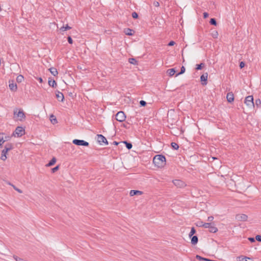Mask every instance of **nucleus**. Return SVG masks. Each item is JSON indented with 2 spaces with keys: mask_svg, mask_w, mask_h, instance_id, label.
Masks as SVG:
<instances>
[{
  "mask_svg": "<svg viewBox=\"0 0 261 261\" xmlns=\"http://www.w3.org/2000/svg\"><path fill=\"white\" fill-rule=\"evenodd\" d=\"M218 231V228L215 226L214 224L213 223L209 228V231L210 232L215 233Z\"/></svg>",
  "mask_w": 261,
  "mask_h": 261,
  "instance_id": "2eb2a0df",
  "label": "nucleus"
},
{
  "mask_svg": "<svg viewBox=\"0 0 261 261\" xmlns=\"http://www.w3.org/2000/svg\"><path fill=\"white\" fill-rule=\"evenodd\" d=\"M4 150H5V151H6L7 152H8L9 151L11 150L8 147H7L6 146H5Z\"/></svg>",
  "mask_w": 261,
  "mask_h": 261,
  "instance_id": "13d9d810",
  "label": "nucleus"
},
{
  "mask_svg": "<svg viewBox=\"0 0 261 261\" xmlns=\"http://www.w3.org/2000/svg\"><path fill=\"white\" fill-rule=\"evenodd\" d=\"M24 134V129L22 127L17 126L12 134V136L20 137Z\"/></svg>",
  "mask_w": 261,
  "mask_h": 261,
  "instance_id": "7ed1b4c3",
  "label": "nucleus"
},
{
  "mask_svg": "<svg viewBox=\"0 0 261 261\" xmlns=\"http://www.w3.org/2000/svg\"><path fill=\"white\" fill-rule=\"evenodd\" d=\"M132 32H133V30L131 29H127L125 30V31H124L125 34L126 35H129V36L133 35Z\"/></svg>",
  "mask_w": 261,
  "mask_h": 261,
  "instance_id": "b1692460",
  "label": "nucleus"
},
{
  "mask_svg": "<svg viewBox=\"0 0 261 261\" xmlns=\"http://www.w3.org/2000/svg\"><path fill=\"white\" fill-rule=\"evenodd\" d=\"M50 120L53 124H56L58 122L56 117L53 114L50 115Z\"/></svg>",
  "mask_w": 261,
  "mask_h": 261,
  "instance_id": "412c9836",
  "label": "nucleus"
},
{
  "mask_svg": "<svg viewBox=\"0 0 261 261\" xmlns=\"http://www.w3.org/2000/svg\"><path fill=\"white\" fill-rule=\"evenodd\" d=\"M245 103L250 108L254 107L253 97L252 95H249L245 98Z\"/></svg>",
  "mask_w": 261,
  "mask_h": 261,
  "instance_id": "20e7f679",
  "label": "nucleus"
},
{
  "mask_svg": "<svg viewBox=\"0 0 261 261\" xmlns=\"http://www.w3.org/2000/svg\"><path fill=\"white\" fill-rule=\"evenodd\" d=\"M5 146L10 150H12L13 148V145L10 143L6 144Z\"/></svg>",
  "mask_w": 261,
  "mask_h": 261,
  "instance_id": "4c0bfd02",
  "label": "nucleus"
},
{
  "mask_svg": "<svg viewBox=\"0 0 261 261\" xmlns=\"http://www.w3.org/2000/svg\"><path fill=\"white\" fill-rule=\"evenodd\" d=\"M9 87L10 89L12 91H16L17 89V85L14 83H10Z\"/></svg>",
  "mask_w": 261,
  "mask_h": 261,
  "instance_id": "4468645a",
  "label": "nucleus"
},
{
  "mask_svg": "<svg viewBox=\"0 0 261 261\" xmlns=\"http://www.w3.org/2000/svg\"><path fill=\"white\" fill-rule=\"evenodd\" d=\"M247 218L248 216L245 214H238L236 216V219L238 221H246Z\"/></svg>",
  "mask_w": 261,
  "mask_h": 261,
  "instance_id": "6e6552de",
  "label": "nucleus"
},
{
  "mask_svg": "<svg viewBox=\"0 0 261 261\" xmlns=\"http://www.w3.org/2000/svg\"><path fill=\"white\" fill-rule=\"evenodd\" d=\"M256 240L258 242H261V236L260 235H257L255 237Z\"/></svg>",
  "mask_w": 261,
  "mask_h": 261,
  "instance_id": "49530a36",
  "label": "nucleus"
},
{
  "mask_svg": "<svg viewBox=\"0 0 261 261\" xmlns=\"http://www.w3.org/2000/svg\"><path fill=\"white\" fill-rule=\"evenodd\" d=\"M14 258L16 260V261H27V260H25L21 258H20V257H19L18 256H14Z\"/></svg>",
  "mask_w": 261,
  "mask_h": 261,
  "instance_id": "58836bf2",
  "label": "nucleus"
},
{
  "mask_svg": "<svg viewBox=\"0 0 261 261\" xmlns=\"http://www.w3.org/2000/svg\"><path fill=\"white\" fill-rule=\"evenodd\" d=\"M175 44V42L173 41H171L169 42V43H168V46H173L174 45V44Z\"/></svg>",
  "mask_w": 261,
  "mask_h": 261,
  "instance_id": "09e8293b",
  "label": "nucleus"
},
{
  "mask_svg": "<svg viewBox=\"0 0 261 261\" xmlns=\"http://www.w3.org/2000/svg\"><path fill=\"white\" fill-rule=\"evenodd\" d=\"M204 66V63H200L199 64H197L196 69V70H201Z\"/></svg>",
  "mask_w": 261,
  "mask_h": 261,
  "instance_id": "473e14b6",
  "label": "nucleus"
},
{
  "mask_svg": "<svg viewBox=\"0 0 261 261\" xmlns=\"http://www.w3.org/2000/svg\"><path fill=\"white\" fill-rule=\"evenodd\" d=\"M195 224L198 227H203V222L201 221H198L196 222Z\"/></svg>",
  "mask_w": 261,
  "mask_h": 261,
  "instance_id": "f704fd0d",
  "label": "nucleus"
},
{
  "mask_svg": "<svg viewBox=\"0 0 261 261\" xmlns=\"http://www.w3.org/2000/svg\"><path fill=\"white\" fill-rule=\"evenodd\" d=\"M248 240L251 242H255V240L253 238H248Z\"/></svg>",
  "mask_w": 261,
  "mask_h": 261,
  "instance_id": "5fc2aeb1",
  "label": "nucleus"
},
{
  "mask_svg": "<svg viewBox=\"0 0 261 261\" xmlns=\"http://www.w3.org/2000/svg\"><path fill=\"white\" fill-rule=\"evenodd\" d=\"M207 79V73H205V74H202L200 76V80L202 82V84L203 85H205L206 84Z\"/></svg>",
  "mask_w": 261,
  "mask_h": 261,
  "instance_id": "9d476101",
  "label": "nucleus"
},
{
  "mask_svg": "<svg viewBox=\"0 0 261 261\" xmlns=\"http://www.w3.org/2000/svg\"><path fill=\"white\" fill-rule=\"evenodd\" d=\"M67 40L69 43L72 44L73 43V40L70 36H68L67 37Z\"/></svg>",
  "mask_w": 261,
  "mask_h": 261,
  "instance_id": "37998d69",
  "label": "nucleus"
},
{
  "mask_svg": "<svg viewBox=\"0 0 261 261\" xmlns=\"http://www.w3.org/2000/svg\"><path fill=\"white\" fill-rule=\"evenodd\" d=\"M213 219H214V217L213 216H209L207 218V221H210V222L212 221L213 220Z\"/></svg>",
  "mask_w": 261,
  "mask_h": 261,
  "instance_id": "3c124183",
  "label": "nucleus"
},
{
  "mask_svg": "<svg viewBox=\"0 0 261 261\" xmlns=\"http://www.w3.org/2000/svg\"><path fill=\"white\" fill-rule=\"evenodd\" d=\"M14 118H16L17 120L22 121L25 117L24 113L22 110H19L18 111L17 109H15L14 110Z\"/></svg>",
  "mask_w": 261,
  "mask_h": 261,
  "instance_id": "f03ea898",
  "label": "nucleus"
},
{
  "mask_svg": "<svg viewBox=\"0 0 261 261\" xmlns=\"http://www.w3.org/2000/svg\"><path fill=\"white\" fill-rule=\"evenodd\" d=\"M154 5L155 7H159V3L158 2H154Z\"/></svg>",
  "mask_w": 261,
  "mask_h": 261,
  "instance_id": "6e6d98bb",
  "label": "nucleus"
},
{
  "mask_svg": "<svg viewBox=\"0 0 261 261\" xmlns=\"http://www.w3.org/2000/svg\"><path fill=\"white\" fill-rule=\"evenodd\" d=\"M196 233V230L194 227H192L190 232L189 234V237H192Z\"/></svg>",
  "mask_w": 261,
  "mask_h": 261,
  "instance_id": "7c9ffc66",
  "label": "nucleus"
},
{
  "mask_svg": "<svg viewBox=\"0 0 261 261\" xmlns=\"http://www.w3.org/2000/svg\"><path fill=\"white\" fill-rule=\"evenodd\" d=\"M49 70L50 71L51 74H53L54 76H56L58 73L57 69L54 67L50 68Z\"/></svg>",
  "mask_w": 261,
  "mask_h": 261,
  "instance_id": "6ab92c4d",
  "label": "nucleus"
},
{
  "mask_svg": "<svg viewBox=\"0 0 261 261\" xmlns=\"http://www.w3.org/2000/svg\"><path fill=\"white\" fill-rule=\"evenodd\" d=\"M174 185L178 187H182L185 186V183L179 179H175L173 180Z\"/></svg>",
  "mask_w": 261,
  "mask_h": 261,
  "instance_id": "1a4fd4ad",
  "label": "nucleus"
},
{
  "mask_svg": "<svg viewBox=\"0 0 261 261\" xmlns=\"http://www.w3.org/2000/svg\"><path fill=\"white\" fill-rule=\"evenodd\" d=\"M208 16V14L206 12L203 13V17L204 18H207Z\"/></svg>",
  "mask_w": 261,
  "mask_h": 261,
  "instance_id": "603ef678",
  "label": "nucleus"
},
{
  "mask_svg": "<svg viewBox=\"0 0 261 261\" xmlns=\"http://www.w3.org/2000/svg\"><path fill=\"white\" fill-rule=\"evenodd\" d=\"M13 188L16 191H17L18 192H19V193H22V191L20 190V189H19L18 188H16V187H15L14 186H13Z\"/></svg>",
  "mask_w": 261,
  "mask_h": 261,
  "instance_id": "a18cd8bd",
  "label": "nucleus"
},
{
  "mask_svg": "<svg viewBox=\"0 0 261 261\" xmlns=\"http://www.w3.org/2000/svg\"><path fill=\"white\" fill-rule=\"evenodd\" d=\"M4 133H0V147L2 145L6 142L3 138V135H4Z\"/></svg>",
  "mask_w": 261,
  "mask_h": 261,
  "instance_id": "5701e85b",
  "label": "nucleus"
},
{
  "mask_svg": "<svg viewBox=\"0 0 261 261\" xmlns=\"http://www.w3.org/2000/svg\"><path fill=\"white\" fill-rule=\"evenodd\" d=\"M58 169H59V166H57L56 167H55L51 169L52 172L54 173V172H55L56 171H57Z\"/></svg>",
  "mask_w": 261,
  "mask_h": 261,
  "instance_id": "c03bdc74",
  "label": "nucleus"
},
{
  "mask_svg": "<svg viewBox=\"0 0 261 261\" xmlns=\"http://www.w3.org/2000/svg\"><path fill=\"white\" fill-rule=\"evenodd\" d=\"M72 143L78 146H89V143L83 140L74 139L73 140Z\"/></svg>",
  "mask_w": 261,
  "mask_h": 261,
  "instance_id": "423d86ee",
  "label": "nucleus"
},
{
  "mask_svg": "<svg viewBox=\"0 0 261 261\" xmlns=\"http://www.w3.org/2000/svg\"><path fill=\"white\" fill-rule=\"evenodd\" d=\"M56 95L57 98L58 99V100L59 101H63V100L64 99V95L62 93H61L59 91H58L57 93H56Z\"/></svg>",
  "mask_w": 261,
  "mask_h": 261,
  "instance_id": "f8f14e48",
  "label": "nucleus"
},
{
  "mask_svg": "<svg viewBox=\"0 0 261 261\" xmlns=\"http://www.w3.org/2000/svg\"><path fill=\"white\" fill-rule=\"evenodd\" d=\"M123 143L125 144L126 147L128 149H130L132 148L133 146H132V143H129V142H127V141H123Z\"/></svg>",
  "mask_w": 261,
  "mask_h": 261,
  "instance_id": "393cba45",
  "label": "nucleus"
},
{
  "mask_svg": "<svg viewBox=\"0 0 261 261\" xmlns=\"http://www.w3.org/2000/svg\"><path fill=\"white\" fill-rule=\"evenodd\" d=\"M196 257L197 259H199V260H205V258H203L198 255H197Z\"/></svg>",
  "mask_w": 261,
  "mask_h": 261,
  "instance_id": "79ce46f5",
  "label": "nucleus"
},
{
  "mask_svg": "<svg viewBox=\"0 0 261 261\" xmlns=\"http://www.w3.org/2000/svg\"><path fill=\"white\" fill-rule=\"evenodd\" d=\"M140 104L141 106L144 107L146 105V102L144 100H142L140 101Z\"/></svg>",
  "mask_w": 261,
  "mask_h": 261,
  "instance_id": "a19ab883",
  "label": "nucleus"
},
{
  "mask_svg": "<svg viewBox=\"0 0 261 261\" xmlns=\"http://www.w3.org/2000/svg\"><path fill=\"white\" fill-rule=\"evenodd\" d=\"M23 79H24V77L22 75H19L16 77V81L18 83H21L23 81Z\"/></svg>",
  "mask_w": 261,
  "mask_h": 261,
  "instance_id": "bb28decb",
  "label": "nucleus"
},
{
  "mask_svg": "<svg viewBox=\"0 0 261 261\" xmlns=\"http://www.w3.org/2000/svg\"><path fill=\"white\" fill-rule=\"evenodd\" d=\"M97 142L100 144H102L103 143L108 145V142L107 141L106 138L102 135H97Z\"/></svg>",
  "mask_w": 261,
  "mask_h": 261,
  "instance_id": "0eeeda50",
  "label": "nucleus"
},
{
  "mask_svg": "<svg viewBox=\"0 0 261 261\" xmlns=\"http://www.w3.org/2000/svg\"><path fill=\"white\" fill-rule=\"evenodd\" d=\"M128 62L129 63L133 64V65H136L137 63L136 60L134 58H129L128 59Z\"/></svg>",
  "mask_w": 261,
  "mask_h": 261,
  "instance_id": "c85d7f7f",
  "label": "nucleus"
},
{
  "mask_svg": "<svg viewBox=\"0 0 261 261\" xmlns=\"http://www.w3.org/2000/svg\"><path fill=\"white\" fill-rule=\"evenodd\" d=\"M191 238V243L193 245H196L198 243V237L196 236H192Z\"/></svg>",
  "mask_w": 261,
  "mask_h": 261,
  "instance_id": "a211bd4d",
  "label": "nucleus"
},
{
  "mask_svg": "<svg viewBox=\"0 0 261 261\" xmlns=\"http://www.w3.org/2000/svg\"><path fill=\"white\" fill-rule=\"evenodd\" d=\"M48 83L49 86L51 87H55V86L57 85L56 82L54 80H52L50 78L48 80Z\"/></svg>",
  "mask_w": 261,
  "mask_h": 261,
  "instance_id": "f3484780",
  "label": "nucleus"
},
{
  "mask_svg": "<svg viewBox=\"0 0 261 261\" xmlns=\"http://www.w3.org/2000/svg\"><path fill=\"white\" fill-rule=\"evenodd\" d=\"M71 28L70 27H69L68 24H67L66 25V27H62L60 30L61 31H63V32H64L66 30H70Z\"/></svg>",
  "mask_w": 261,
  "mask_h": 261,
  "instance_id": "a878e982",
  "label": "nucleus"
},
{
  "mask_svg": "<svg viewBox=\"0 0 261 261\" xmlns=\"http://www.w3.org/2000/svg\"><path fill=\"white\" fill-rule=\"evenodd\" d=\"M175 72L176 71L174 68L169 69L167 70V74L170 76H173L175 74Z\"/></svg>",
  "mask_w": 261,
  "mask_h": 261,
  "instance_id": "aec40b11",
  "label": "nucleus"
},
{
  "mask_svg": "<svg viewBox=\"0 0 261 261\" xmlns=\"http://www.w3.org/2000/svg\"><path fill=\"white\" fill-rule=\"evenodd\" d=\"M36 79L38 80L40 83H42L43 82V80L41 77H37L36 78Z\"/></svg>",
  "mask_w": 261,
  "mask_h": 261,
  "instance_id": "864d4df0",
  "label": "nucleus"
},
{
  "mask_svg": "<svg viewBox=\"0 0 261 261\" xmlns=\"http://www.w3.org/2000/svg\"><path fill=\"white\" fill-rule=\"evenodd\" d=\"M213 223H204L203 227L209 228Z\"/></svg>",
  "mask_w": 261,
  "mask_h": 261,
  "instance_id": "e433bc0d",
  "label": "nucleus"
},
{
  "mask_svg": "<svg viewBox=\"0 0 261 261\" xmlns=\"http://www.w3.org/2000/svg\"><path fill=\"white\" fill-rule=\"evenodd\" d=\"M142 193H143V192L142 191H138V190H132L130 191L129 195L130 196H133L136 195H141V194H142Z\"/></svg>",
  "mask_w": 261,
  "mask_h": 261,
  "instance_id": "ddd939ff",
  "label": "nucleus"
},
{
  "mask_svg": "<svg viewBox=\"0 0 261 261\" xmlns=\"http://www.w3.org/2000/svg\"><path fill=\"white\" fill-rule=\"evenodd\" d=\"M248 259L251 260V258L249 257H243L242 258V260L241 261H248Z\"/></svg>",
  "mask_w": 261,
  "mask_h": 261,
  "instance_id": "8fccbe9b",
  "label": "nucleus"
},
{
  "mask_svg": "<svg viewBox=\"0 0 261 261\" xmlns=\"http://www.w3.org/2000/svg\"><path fill=\"white\" fill-rule=\"evenodd\" d=\"M245 63L244 62H241L240 63V67L243 68L245 66Z\"/></svg>",
  "mask_w": 261,
  "mask_h": 261,
  "instance_id": "de8ad7c7",
  "label": "nucleus"
},
{
  "mask_svg": "<svg viewBox=\"0 0 261 261\" xmlns=\"http://www.w3.org/2000/svg\"><path fill=\"white\" fill-rule=\"evenodd\" d=\"M115 118L119 122H123L125 120L126 116L123 112L119 111L116 114Z\"/></svg>",
  "mask_w": 261,
  "mask_h": 261,
  "instance_id": "39448f33",
  "label": "nucleus"
},
{
  "mask_svg": "<svg viewBox=\"0 0 261 261\" xmlns=\"http://www.w3.org/2000/svg\"><path fill=\"white\" fill-rule=\"evenodd\" d=\"M213 36L214 38H217L218 33L217 32H216L215 34H214L213 35Z\"/></svg>",
  "mask_w": 261,
  "mask_h": 261,
  "instance_id": "4d7b16f0",
  "label": "nucleus"
},
{
  "mask_svg": "<svg viewBox=\"0 0 261 261\" xmlns=\"http://www.w3.org/2000/svg\"><path fill=\"white\" fill-rule=\"evenodd\" d=\"M118 142H116V141H114L113 142V144L115 145H117L118 144Z\"/></svg>",
  "mask_w": 261,
  "mask_h": 261,
  "instance_id": "bf43d9fd",
  "label": "nucleus"
},
{
  "mask_svg": "<svg viewBox=\"0 0 261 261\" xmlns=\"http://www.w3.org/2000/svg\"><path fill=\"white\" fill-rule=\"evenodd\" d=\"M171 145L172 147L174 149L177 150L179 148L178 145L177 143H175V142H172Z\"/></svg>",
  "mask_w": 261,
  "mask_h": 261,
  "instance_id": "c756f323",
  "label": "nucleus"
},
{
  "mask_svg": "<svg viewBox=\"0 0 261 261\" xmlns=\"http://www.w3.org/2000/svg\"><path fill=\"white\" fill-rule=\"evenodd\" d=\"M185 72V68L184 66H182L181 67V69H180V72L178 73L177 74H176V76H177L178 75H180V74H181L182 73H184V72Z\"/></svg>",
  "mask_w": 261,
  "mask_h": 261,
  "instance_id": "72a5a7b5",
  "label": "nucleus"
},
{
  "mask_svg": "<svg viewBox=\"0 0 261 261\" xmlns=\"http://www.w3.org/2000/svg\"><path fill=\"white\" fill-rule=\"evenodd\" d=\"M56 162V159L55 158H53L46 165V166L47 167H49V166H53V165H54L55 164Z\"/></svg>",
  "mask_w": 261,
  "mask_h": 261,
  "instance_id": "4be33fe9",
  "label": "nucleus"
},
{
  "mask_svg": "<svg viewBox=\"0 0 261 261\" xmlns=\"http://www.w3.org/2000/svg\"><path fill=\"white\" fill-rule=\"evenodd\" d=\"M7 153H8V152L5 151L4 149L2 151V155L1 156V159L2 160L5 161L7 159Z\"/></svg>",
  "mask_w": 261,
  "mask_h": 261,
  "instance_id": "dca6fc26",
  "label": "nucleus"
},
{
  "mask_svg": "<svg viewBox=\"0 0 261 261\" xmlns=\"http://www.w3.org/2000/svg\"><path fill=\"white\" fill-rule=\"evenodd\" d=\"M226 98L229 102H231L234 100V95L232 92H229L227 94Z\"/></svg>",
  "mask_w": 261,
  "mask_h": 261,
  "instance_id": "9b49d317",
  "label": "nucleus"
},
{
  "mask_svg": "<svg viewBox=\"0 0 261 261\" xmlns=\"http://www.w3.org/2000/svg\"><path fill=\"white\" fill-rule=\"evenodd\" d=\"M132 17L135 19L137 18L138 17V15L137 13H136V12H133Z\"/></svg>",
  "mask_w": 261,
  "mask_h": 261,
  "instance_id": "ea45409f",
  "label": "nucleus"
},
{
  "mask_svg": "<svg viewBox=\"0 0 261 261\" xmlns=\"http://www.w3.org/2000/svg\"><path fill=\"white\" fill-rule=\"evenodd\" d=\"M12 137V135L10 136L9 135H7L5 134L4 135H3V138L6 142L9 141L11 139Z\"/></svg>",
  "mask_w": 261,
  "mask_h": 261,
  "instance_id": "cd10ccee",
  "label": "nucleus"
},
{
  "mask_svg": "<svg viewBox=\"0 0 261 261\" xmlns=\"http://www.w3.org/2000/svg\"><path fill=\"white\" fill-rule=\"evenodd\" d=\"M210 23L212 25H217V21L215 18H211L210 21Z\"/></svg>",
  "mask_w": 261,
  "mask_h": 261,
  "instance_id": "2f4dec72",
  "label": "nucleus"
},
{
  "mask_svg": "<svg viewBox=\"0 0 261 261\" xmlns=\"http://www.w3.org/2000/svg\"><path fill=\"white\" fill-rule=\"evenodd\" d=\"M261 104V100L259 99H257L255 100V102L254 103V106L255 105L257 107H258Z\"/></svg>",
  "mask_w": 261,
  "mask_h": 261,
  "instance_id": "c9c22d12",
  "label": "nucleus"
},
{
  "mask_svg": "<svg viewBox=\"0 0 261 261\" xmlns=\"http://www.w3.org/2000/svg\"><path fill=\"white\" fill-rule=\"evenodd\" d=\"M153 163L158 167H163L166 164V158L163 155H156L153 158Z\"/></svg>",
  "mask_w": 261,
  "mask_h": 261,
  "instance_id": "f257e3e1",
  "label": "nucleus"
}]
</instances>
